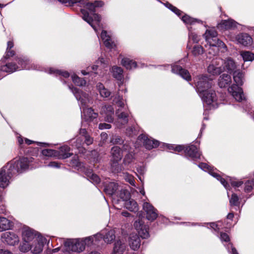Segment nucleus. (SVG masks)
<instances>
[{"instance_id": "423d86ee", "label": "nucleus", "mask_w": 254, "mask_h": 254, "mask_svg": "<svg viewBox=\"0 0 254 254\" xmlns=\"http://www.w3.org/2000/svg\"><path fill=\"white\" fill-rule=\"evenodd\" d=\"M129 194L127 191L122 190L120 192V197L123 200L125 201L124 204L127 209H128L130 211L136 212L138 209V204L136 202L132 199L126 200L128 198Z\"/></svg>"}, {"instance_id": "4d7b16f0", "label": "nucleus", "mask_w": 254, "mask_h": 254, "mask_svg": "<svg viewBox=\"0 0 254 254\" xmlns=\"http://www.w3.org/2000/svg\"><path fill=\"white\" fill-rule=\"evenodd\" d=\"M15 55V52L11 49H6V54L4 58L7 59L10 57H13Z\"/></svg>"}, {"instance_id": "052dcab7", "label": "nucleus", "mask_w": 254, "mask_h": 254, "mask_svg": "<svg viewBox=\"0 0 254 254\" xmlns=\"http://www.w3.org/2000/svg\"><path fill=\"white\" fill-rule=\"evenodd\" d=\"M111 127V126L110 124L106 123H101L99 125V128L100 129H109Z\"/></svg>"}, {"instance_id": "ddd939ff", "label": "nucleus", "mask_w": 254, "mask_h": 254, "mask_svg": "<svg viewBox=\"0 0 254 254\" xmlns=\"http://www.w3.org/2000/svg\"><path fill=\"white\" fill-rule=\"evenodd\" d=\"M198 167L203 170H205L206 171H207L211 176L216 178L217 180L220 181L221 183L223 185V186L226 189H227V182L225 181V179H223L219 174L214 172L210 166H209L206 163H201L198 165Z\"/></svg>"}, {"instance_id": "603ef678", "label": "nucleus", "mask_w": 254, "mask_h": 254, "mask_svg": "<svg viewBox=\"0 0 254 254\" xmlns=\"http://www.w3.org/2000/svg\"><path fill=\"white\" fill-rule=\"evenodd\" d=\"M189 36V39L192 40L194 43H198L200 40V36L193 32H190Z\"/></svg>"}, {"instance_id": "338daca9", "label": "nucleus", "mask_w": 254, "mask_h": 254, "mask_svg": "<svg viewBox=\"0 0 254 254\" xmlns=\"http://www.w3.org/2000/svg\"><path fill=\"white\" fill-rule=\"evenodd\" d=\"M229 246H230V247L231 248L232 254H239L237 251L236 250V249L234 247H233L232 244H229L228 245V247H229Z\"/></svg>"}, {"instance_id": "6e6d98bb", "label": "nucleus", "mask_w": 254, "mask_h": 254, "mask_svg": "<svg viewBox=\"0 0 254 254\" xmlns=\"http://www.w3.org/2000/svg\"><path fill=\"white\" fill-rule=\"evenodd\" d=\"M123 98L120 96H118V97H116L114 101L116 103L119 107H123L124 106V103L122 101Z\"/></svg>"}, {"instance_id": "a18cd8bd", "label": "nucleus", "mask_w": 254, "mask_h": 254, "mask_svg": "<svg viewBox=\"0 0 254 254\" xmlns=\"http://www.w3.org/2000/svg\"><path fill=\"white\" fill-rule=\"evenodd\" d=\"M205 47L207 48V54L210 55V56H215L217 54L219 48L213 47L210 45H205Z\"/></svg>"}, {"instance_id": "f257e3e1", "label": "nucleus", "mask_w": 254, "mask_h": 254, "mask_svg": "<svg viewBox=\"0 0 254 254\" xmlns=\"http://www.w3.org/2000/svg\"><path fill=\"white\" fill-rule=\"evenodd\" d=\"M72 3H78L80 6L86 7L89 12L84 9H81V13L82 14V17L84 20L89 23L94 30L97 32V29L93 25V22L95 21L99 26L101 21V17L97 14L95 13V8L101 6L103 5L102 1H95L94 3H90L88 0H70Z\"/></svg>"}, {"instance_id": "1a4fd4ad", "label": "nucleus", "mask_w": 254, "mask_h": 254, "mask_svg": "<svg viewBox=\"0 0 254 254\" xmlns=\"http://www.w3.org/2000/svg\"><path fill=\"white\" fill-rule=\"evenodd\" d=\"M2 241L10 246L17 245L19 242L18 236L13 232H6L1 234Z\"/></svg>"}, {"instance_id": "473e14b6", "label": "nucleus", "mask_w": 254, "mask_h": 254, "mask_svg": "<svg viewBox=\"0 0 254 254\" xmlns=\"http://www.w3.org/2000/svg\"><path fill=\"white\" fill-rule=\"evenodd\" d=\"M118 185L113 182L110 183L105 188V191L109 195L113 194L118 190Z\"/></svg>"}, {"instance_id": "79ce46f5", "label": "nucleus", "mask_w": 254, "mask_h": 254, "mask_svg": "<svg viewBox=\"0 0 254 254\" xmlns=\"http://www.w3.org/2000/svg\"><path fill=\"white\" fill-rule=\"evenodd\" d=\"M72 79L73 83L77 86H84L86 83V81L84 79L79 78L76 75L72 76Z\"/></svg>"}, {"instance_id": "b1692460", "label": "nucleus", "mask_w": 254, "mask_h": 254, "mask_svg": "<svg viewBox=\"0 0 254 254\" xmlns=\"http://www.w3.org/2000/svg\"><path fill=\"white\" fill-rule=\"evenodd\" d=\"M237 23L232 19L222 20L218 24V28L222 29H230L237 27Z\"/></svg>"}, {"instance_id": "7c9ffc66", "label": "nucleus", "mask_w": 254, "mask_h": 254, "mask_svg": "<svg viewBox=\"0 0 254 254\" xmlns=\"http://www.w3.org/2000/svg\"><path fill=\"white\" fill-rule=\"evenodd\" d=\"M101 37L106 47L109 49L113 48V43L111 42V38L109 35H107L106 31H102Z\"/></svg>"}, {"instance_id": "39448f33", "label": "nucleus", "mask_w": 254, "mask_h": 254, "mask_svg": "<svg viewBox=\"0 0 254 254\" xmlns=\"http://www.w3.org/2000/svg\"><path fill=\"white\" fill-rule=\"evenodd\" d=\"M203 102L210 106V108H215L218 106L217 98L215 91L207 90L199 95Z\"/></svg>"}, {"instance_id": "de8ad7c7", "label": "nucleus", "mask_w": 254, "mask_h": 254, "mask_svg": "<svg viewBox=\"0 0 254 254\" xmlns=\"http://www.w3.org/2000/svg\"><path fill=\"white\" fill-rule=\"evenodd\" d=\"M239 197L236 194H232V196L230 199V205L234 206L238 205L239 204Z\"/></svg>"}, {"instance_id": "4468645a", "label": "nucleus", "mask_w": 254, "mask_h": 254, "mask_svg": "<svg viewBox=\"0 0 254 254\" xmlns=\"http://www.w3.org/2000/svg\"><path fill=\"white\" fill-rule=\"evenodd\" d=\"M38 237L41 236H39L38 233L29 228H25L23 230L22 239L24 242L31 243L35 241V239H37Z\"/></svg>"}, {"instance_id": "f8f14e48", "label": "nucleus", "mask_w": 254, "mask_h": 254, "mask_svg": "<svg viewBox=\"0 0 254 254\" xmlns=\"http://www.w3.org/2000/svg\"><path fill=\"white\" fill-rule=\"evenodd\" d=\"M137 141L143 144L147 149H151L159 145V142L157 140H152L148 138L145 135L141 134L137 138Z\"/></svg>"}, {"instance_id": "37998d69", "label": "nucleus", "mask_w": 254, "mask_h": 254, "mask_svg": "<svg viewBox=\"0 0 254 254\" xmlns=\"http://www.w3.org/2000/svg\"><path fill=\"white\" fill-rule=\"evenodd\" d=\"M31 243L28 242H24L22 243L19 247L20 251L23 253H26L29 251H31Z\"/></svg>"}, {"instance_id": "c756f323", "label": "nucleus", "mask_w": 254, "mask_h": 254, "mask_svg": "<svg viewBox=\"0 0 254 254\" xmlns=\"http://www.w3.org/2000/svg\"><path fill=\"white\" fill-rule=\"evenodd\" d=\"M122 64L127 69H131L136 67V63L127 58H124L122 60Z\"/></svg>"}, {"instance_id": "2f4dec72", "label": "nucleus", "mask_w": 254, "mask_h": 254, "mask_svg": "<svg viewBox=\"0 0 254 254\" xmlns=\"http://www.w3.org/2000/svg\"><path fill=\"white\" fill-rule=\"evenodd\" d=\"M97 89L99 92L100 95L103 97H108L111 94V92L101 83H98L97 84Z\"/></svg>"}, {"instance_id": "0eeeda50", "label": "nucleus", "mask_w": 254, "mask_h": 254, "mask_svg": "<svg viewBox=\"0 0 254 254\" xmlns=\"http://www.w3.org/2000/svg\"><path fill=\"white\" fill-rule=\"evenodd\" d=\"M67 249L74 252L80 253L85 249L84 243L77 239H69L64 242Z\"/></svg>"}, {"instance_id": "864d4df0", "label": "nucleus", "mask_w": 254, "mask_h": 254, "mask_svg": "<svg viewBox=\"0 0 254 254\" xmlns=\"http://www.w3.org/2000/svg\"><path fill=\"white\" fill-rule=\"evenodd\" d=\"M89 180L95 184H99L100 182L99 177L96 174H92L91 176H89Z\"/></svg>"}, {"instance_id": "e433bc0d", "label": "nucleus", "mask_w": 254, "mask_h": 254, "mask_svg": "<svg viewBox=\"0 0 254 254\" xmlns=\"http://www.w3.org/2000/svg\"><path fill=\"white\" fill-rule=\"evenodd\" d=\"M116 114H117L118 120L121 122V125H125L128 123V115L127 113L124 112L119 113V110H118Z\"/></svg>"}, {"instance_id": "774afa93", "label": "nucleus", "mask_w": 254, "mask_h": 254, "mask_svg": "<svg viewBox=\"0 0 254 254\" xmlns=\"http://www.w3.org/2000/svg\"><path fill=\"white\" fill-rule=\"evenodd\" d=\"M0 254H13L11 252H10L8 250L0 249Z\"/></svg>"}, {"instance_id": "5fc2aeb1", "label": "nucleus", "mask_w": 254, "mask_h": 254, "mask_svg": "<svg viewBox=\"0 0 254 254\" xmlns=\"http://www.w3.org/2000/svg\"><path fill=\"white\" fill-rule=\"evenodd\" d=\"M167 6L170 9L175 13L177 15H180L181 14L182 11L172 4L168 3L167 4Z\"/></svg>"}, {"instance_id": "a19ab883", "label": "nucleus", "mask_w": 254, "mask_h": 254, "mask_svg": "<svg viewBox=\"0 0 254 254\" xmlns=\"http://www.w3.org/2000/svg\"><path fill=\"white\" fill-rule=\"evenodd\" d=\"M42 154L47 157H57L58 155V152L57 150L53 149H46L42 151Z\"/></svg>"}, {"instance_id": "412c9836", "label": "nucleus", "mask_w": 254, "mask_h": 254, "mask_svg": "<svg viewBox=\"0 0 254 254\" xmlns=\"http://www.w3.org/2000/svg\"><path fill=\"white\" fill-rule=\"evenodd\" d=\"M207 72L212 75H218L223 72V69L218 66L217 61H214L208 66Z\"/></svg>"}, {"instance_id": "7ed1b4c3", "label": "nucleus", "mask_w": 254, "mask_h": 254, "mask_svg": "<svg viewBox=\"0 0 254 254\" xmlns=\"http://www.w3.org/2000/svg\"><path fill=\"white\" fill-rule=\"evenodd\" d=\"M69 88L74 94L76 98L78 100L80 101L81 103L83 106V114L85 119L87 121H90L96 118L97 117V114L95 113L91 108H86L83 107V106H85L87 102L89 101L87 94L79 91L76 88L71 87L70 86H69Z\"/></svg>"}, {"instance_id": "4c0bfd02", "label": "nucleus", "mask_w": 254, "mask_h": 254, "mask_svg": "<svg viewBox=\"0 0 254 254\" xmlns=\"http://www.w3.org/2000/svg\"><path fill=\"white\" fill-rule=\"evenodd\" d=\"M102 235V238L104 239V241L107 243H111L115 239V233L114 230L109 231L105 236L103 233H101Z\"/></svg>"}, {"instance_id": "a878e982", "label": "nucleus", "mask_w": 254, "mask_h": 254, "mask_svg": "<svg viewBox=\"0 0 254 254\" xmlns=\"http://www.w3.org/2000/svg\"><path fill=\"white\" fill-rule=\"evenodd\" d=\"M70 148L68 146H62L58 152V155L57 156V158L58 159H66L71 155H72V153L69 152Z\"/></svg>"}, {"instance_id": "3c124183", "label": "nucleus", "mask_w": 254, "mask_h": 254, "mask_svg": "<svg viewBox=\"0 0 254 254\" xmlns=\"http://www.w3.org/2000/svg\"><path fill=\"white\" fill-rule=\"evenodd\" d=\"M123 140L119 136H113L111 139V142L113 144H122Z\"/></svg>"}, {"instance_id": "0e129e2a", "label": "nucleus", "mask_w": 254, "mask_h": 254, "mask_svg": "<svg viewBox=\"0 0 254 254\" xmlns=\"http://www.w3.org/2000/svg\"><path fill=\"white\" fill-rule=\"evenodd\" d=\"M61 164L57 162H52L48 164L49 167H55V168H60Z\"/></svg>"}, {"instance_id": "a211bd4d", "label": "nucleus", "mask_w": 254, "mask_h": 254, "mask_svg": "<svg viewBox=\"0 0 254 254\" xmlns=\"http://www.w3.org/2000/svg\"><path fill=\"white\" fill-rule=\"evenodd\" d=\"M111 153L112 160L114 162L112 165L113 168L114 166L116 167L118 165L117 162L121 160L123 155L120 148L117 146H114L111 149Z\"/></svg>"}, {"instance_id": "dca6fc26", "label": "nucleus", "mask_w": 254, "mask_h": 254, "mask_svg": "<svg viewBox=\"0 0 254 254\" xmlns=\"http://www.w3.org/2000/svg\"><path fill=\"white\" fill-rule=\"evenodd\" d=\"M236 40L240 44L244 46H249L252 45L253 38L247 33H240L236 36Z\"/></svg>"}, {"instance_id": "20e7f679", "label": "nucleus", "mask_w": 254, "mask_h": 254, "mask_svg": "<svg viewBox=\"0 0 254 254\" xmlns=\"http://www.w3.org/2000/svg\"><path fill=\"white\" fill-rule=\"evenodd\" d=\"M212 80L206 75H200L195 77V84L199 95L208 90L211 87Z\"/></svg>"}, {"instance_id": "13d9d810", "label": "nucleus", "mask_w": 254, "mask_h": 254, "mask_svg": "<svg viewBox=\"0 0 254 254\" xmlns=\"http://www.w3.org/2000/svg\"><path fill=\"white\" fill-rule=\"evenodd\" d=\"M82 137L84 138V142L88 145L92 144L93 139L88 135L82 136Z\"/></svg>"}, {"instance_id": "58836bf2", "label": "nucleus", "mask_w": 254, "mask_h": 254, "mask_svg": "<svg viewBox=\"0 0 254 254\" xmlns=\"http://www.w3.org/2000/svg\"><path fill=\"white\" fill-rule=\"evenodd\" d=\"M102 235H103L101 234V233H100L94 236V237L86 238L83 241L82 240L81 241L84 243V246L86 245H90L93 242L94 239L99 241V238H102Z\"/></svg>"}, {"instance_id": "680f3d73", "label": "nucleus", "mask_w": 254, "mask_h": 254, "mask_svg": "<svg viewBox=\"0 0 254 254\" xmlns=\"http://www.w3.org/2000/svg\"><path fill=\"white\" fill-rule=\"evenodd\" d=\"M231 184L234 187H239L242 185L243 182L241 181H236L235 180H231Z\"/></svg>"}, {"instance_id": "bf43d9fd", "label": "nucleus", "mask_w": 254, "mask_h": 254, "mask_svg": "<svg viewBox=\"0 0 254 254\" xmlns=\"http://www.w3.org/2000/svg\"><path fill=\"white\" fill-rule=\"evenodd\" d=\"M220 239L221 241H223L225 242H229L230 241V238L228 234L225 233H221L220 234Z\"/></svg>"}, {"instance_id": "bb28decb", "label": "nucleus", "mask_w": 254, "mask_h": 254, "mask_svg": "<svg viewBox=\"0 0 254 254\" xmlns=\"http://www.w3.org/2000/svg\"><path fill=\"white\" fill-rule=\"evenodd\" d=\"M223 65V71L226 70L230 73L234 71L237 66L236 63L231 58H228L225 60Z\"/></svg>"}, {"instance_id": "72a5a7b5", "label": "nucleus", "mask_w": 254, "mask_h": 254, "mask_svg": "<svg viewBox=\"0 0 254 254\" xmlns=\"http://www.w3.org/2000/svg\"><path fill=\"white\" fill-rule=\"evenodd\" d=\"M217 32L214 29H207L203 34L205 40H209L210 39L217 37Z\"/></svg>"}, {"instance_id": "f3484780", "label": "nucleus", "mask_w": 254, "mask_h": 254, "mask_svg": "<svg viewBox=\"0 0 254 254\" xmlns=\"http://www.w3.org/2000/svg\"><path fill=\"white\" fill-rule=\"evenodd\" d=\"M186 154L191 158L193 160L200 159L201 153L198 148L193 145H191L186 147L185 149Z\"/></svg>"}, {"instance_id": "09e8293b", "label": "nucleus", "mask_w": 254, "mask_h": 254, "mask_svg": "<svg viewBox=\"0 0 254 254\" xmlns=\"http://www.w3.org/2000/svg\"><path fill=\"white\" fill-rule=\"evenodd\" d=\"M51 73H55L56 74L61 75L64 77H68L69 76V73L67 71H63L59 70H50Z\"/></svg>"}, {"instance_id": "6ab92c4d", "label": "nucleus", "mask_w": 254, "mask_h": 254, "mask_svg": "<svg viewBox=\"0 0 254 254\" xmlns=\"http://www.w3.org/2000/svg\"><path fill=\"white\" fill-rule=\"evenodd\" d=\"M172 71L174 73L179 74L182 77L187 81H189L191 79V76L189 71L179 65H174L172 66Z\"/></svg>"}, {"instance_id": "4be33fe9", "label": "nucleus", "mask_w": 254, "mask_h": 254, "mask_svg": "<svg viewBox=\"0 0 254 254\" xmlns=\"http://www.w3.org/2000/svg\"><path fill=\"white\" fill-rule=\"evenodd\" d=\"M129 245L130 248L134 250H137L140 246V239L139 236L134 234H131L129 237Z\"/></svg>"}, {"instance_id": "8fccbe9b", "label": "nucleus", "mask_w": 254, "mask_h": 254, "mask_svg": "<svg viewBox=\"0 0 254 254\" xmlns=\"http://www.w3.org/2000/svg\"><path fill=\"white\" fill-rule=\"evenodd\" d=\"M125 178L131 185L135 186L134 177L132 175L126 173L125 175Z\"/></svg>"}, {"instance_id": "f704fd0d", "label": "nucleus", "mask_w": 254, "mask_h": 254, "mask_svg": "<svg viewBox=\"0 0 254 254\" xmlns=\"http://www.w3.org/2000/svg\"><path fill=\"white\" fill-rule=\"evenodd\" d=\"M182 21L187 24L193 25L195 23H202L200 20L190 17L188 15H185L182 17Z\"/></svg>"}, {"instance_id": "f03ea898", "label": "nucleus", "mask_w": 254, "mask_h": 254, "mask_svg": "<svg viewBox=\"0 0 254 254\" xmlns=\"http://www.w3.org/2000/svg\"><path fill=\"white\" fill-rule=\"evenodd\" d=\"M233 79L236 84H233L228 88L229 92L237 101L240 102L245 99L242 88L239 87L243 85L244 75L240 70H235L233 72Z\"/></svg>"}, {"instance_id": "9b49d317", "label": "nucleus", "mask_w": 254, "mask_h": 254, "mask_svg": "<svg viewBox=\"0 0 254 254\" xmlns=\"http://www.w3.org/2000/svg\"><path fill=\"white\" fill-rule=\"evenodd\" d=\"M18 64L21 65V67H18L15 64L13 63H9L5 65H2L0 67V70L2 71L6 72H12L15 71L18 69H21L24 68H26V64L27 62L24 61L22 59L19 60Z\"/></svg>"}, {"instance_id": "5701e85b", "label": "nucleus", "mask_w": 254, "mask_h": 254, "mask_svg": "<svg viewBox=\"0 0 254 254\" xmlns=\"http://www.w3.org/2000/svg\"><path fill=\"white\" fill-rule=\"evenodd\" d=\"M126 248V245L124 242L121 240L115 242L113 251L111 254H123Z\"/></svg>"}, {"instance_id": "49530a36", "label": "nucleus", "mask_w": 254, "mask_h": 254, "mask_svg": "<svg viewBox=\"0 0 254 254\" xmlns=\"http://www.w3.org/2000/svg\"><path fill=\"white\" fill-rule=\"evenodd\" d=\"M254 187V179L248 181L245 183V191L246 192H250Z\"/></svg>"}, {"instance_id": "69168bd1", "label": "nucleus", "mask_w": 254, "mask_h": 254, "mask_svg": "<svg viewBox=\"0 0 254 254\" xmlns=\"http://www.w3.org/2000/svg\"><path fill=\"white\" fill-rule=\"evenodd\" d=\"M183 149H184V147L183 146L177 145V146H175L174 151L179 152L182 151Z\"/></svg>"}, {"instance_id": "6e6552de", "label": "nucleus", "mask_w": 254, "mask_h": 254, "mask_svg": "<svg viewBox=\"0 0 254 254\" xmlns=\"http://www.w3.org/2000/svg\"><path fill=\"white\" fill-rule=\"evenodd\" d=\"M143 209L146 212V218L150 221H154L157 216V210L149 202L145 201L143 202Z\"/></svg>"}, {"instance_id": "c9c22d12", "label": "nucleus", "mask_w": 254, "mask_h": 254, "mask_svg": "<svg viewBox=\"0 0 254 254\" xmlns=\"http://www.w3.org/2000/svg\"><path fill=\"white\" fill-rule=\"evenodd\" d=\"M113 76L121 80L123 77V70L120 67L113 66L112 69Z\"/></svg>"}, {"instance_id": "393cba45", "label": "nucleus", "mask_w": 254, "mask_h": 254, "mask_svg": "<svg viewBox=\"0 0 254 254\" xmlns=\"http://www.w3.org/2000/svg\"><path fill=\"white\" fill-rule=\"evenodd\" d=\"M232 79L230 75L223 73L218 78V84L221 88L226 87L231 83Z\"/></svg>"}, {"instance_id": "c03bdc74", "label": "nucleus", "mask_w": 254, "mask_h": 254, "mask_svg": "<svg viewBox=\"0 0 254 254\" xmlns=\"http://www.w3.org/2000/svg\"><path fill=\"white\" fill-rule=\"evenodd\" d=\"M204 53V50L202 46L195 45L193 47L192 54L194 56H197Z\"/></svg>"}, {"instance_id": "ea45409f", "label": "nucleus", "mask_w": 254, "mask_h": 254, "mask_svg": "<svg viewBox=\"0 0 254 254\" xmlns=\"http://www.w3.org/2000/svg\"><path fill=\"white\" fill-rule=\"evenodd\" d=\"M241 56L244 61H252L254 60V54L249 51H242Z\"/></svg>"}, {"instance_id": "aec40b11", "label": "nucleus", "mask_w": 254, "mask_h": 254, "mask_svg": "<svg viewBox=\"0 0 254 254\" xmlns=\"http://www.w3.org/2000/svg\"><path fill=\"white\" fill-rule=\"evenodd\" d=\"M114 112V108L110 105L105 106L101 109V114L105 117V120L108 122L113 121Z\"/></svg>"}, {"instance_id": "9d476101", "label": "nucleus", "mask_w": 254, "mask_h": 254, "mask_svg": "<svg viewBox=\"0 0 254 254\" xmlns=\"http://www.w3.org/2000/svg\"><path fill=\"white\" fill-rule=\"evenodd\" d=\"M46 243V239L43 237H38L35 241L31 244V251L32 253L38 254L43 251L44 245Z\"/></svg>"}, {"instance_id": "cd10ccee", "label": "nucleus", "mask_w": 254, "mask_h": 254, "mask_svg": "<svg viewBox=\"0 0 254 254\" xmlns=\"http://www.w3.org/2000/svg\"><path fill=\"white\" fill-rule=\"evenodd\" d=\"M207 42V45H210L213 47L223 48L224 50L226 49V46L225 44L221 40L216 38H212L209 40H205Z\"/></svg>"}, {"instance_id": "2eb2a0df", "label": "nucleus", "mask_w": 254, "mask_h": 254, "mask_svg": "<svg viewBox=\"0 0 254 254\" xmlns=\"http://www.w3.org/2000/svg\"><path fill=\"white\" fill-rule=\"evenodd\" d=\"M134 226L140 237L143 239H146L149 237L148 227L146 225H143L141 220L136 221L134 223Z\"/></svg>"}, {"instance_id": "c85d7f7f", "label": "nucleus", "mask_w": 254, "mask_h": 254, "mask_svg": "<svg viewBox=\"0 0 254 254\" xmlns=\"http://www.w3.org/2000/svg\"><path fill=\"white\" fill-rule=\"evenodd\" d=\"M12 223L5 217L0 216V232L10 229Z\"/></svg>"}, {"instance_id": "e2e57ef3", "label": "nucleus", "mask_w": 254, "mask_h": 254, "mask_svg": "<svg viewBox=\"0 0 254 254\" xmlns=\"http://www.w3.org/2000/svg\"><path fill=\"white\" fill-rule=\"evenodd\" d=\"M84 138L82 137V136H79L76 140V146L77 148H79L83 143V140Z\"/></svg>"}]
</instances>
